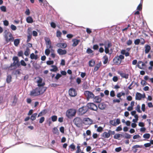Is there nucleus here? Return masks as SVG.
<instances>
[{
	"instance_id": "1",
	"label": "nucleus",
	"mask_w": 153,
	"mask_h": 153,
	"mask_svg": "<svg viewBox=\"0 0 153 153\" xmlns=\"http://www.w3.org/2000/svg\"><path fill=\"white\" fill-rule=\"evenodd\" d=\"M38 87H36L35 89H33L30 91V95L33 97H35L42 94V92L43 90L44 87L41 86H38Z\"/></svg>"
},
{
	"instance_id": "2",
	"label": "nucleus",
	"mask_w": 153,
	"mask_h": 153,
	"mask_svg": "<svg viewBox=\"0 0 153 153\" xmlns=\"http://www.w3.org/2000/svg\"><path fill=\"white\" fill-rule=\"evenodd\" d=\"M76 113V111L75 109H70L67 110L66 114V116L68 118H71V117L75 116Z\"/></svg>"
},
{
	"instance_id": "3",
	"label": "nucleus",
	"mask_w": 153,
	"mask_h": 153,
	"mask_svg": "<svg viewBox=\"0 0 153 153\" xmlns=\"http://www.w3.org/2000/svg\"><path fill=\"white\" fill-rule=\"evenodd\" d=\"M124 58V56L123 55H120L119 56H117L114 58L113 60V62L114 63L116 64H120L122 60Z\"/></svg>"
},
{
	"instance_id": "4",
	"label": "nucleus",
	"mask_w": 153,
	"mask_h": 153,
	"mask_svg": "<svg viewBox=\"0 0 153 153\" xmlns=\"http://www.w3.org/2000/svg\"><path fill=\"white\" fill-rule=\"evenodd\" d=\"M83 120L80 117H76L73 120L74 124L77 127L79 128L83 123Z\"/></svg>"
},
{
	"instance_id": "5",
	"label": "nucleus",
	"mask_w": 153,
	"mask_h": 153,
	"mask_svg": "<svg viewBox=\"0 0 153 153\" xmlns=\"http://www.w3.org/2000/svg\"><path fill=\"white\" fill-rule=\"evenodd\" d=\"M84 94L87 96L86 100L87 101L89 100L90 99L93 98L94 95L92 92L89 91H85Z\"/></svg>"
},
{
	"instance_id": "6",
	"label": "nucleus",
	"mask_w": 153,
	"mask_h": 153,
	"mask_svg": "<svg viewBox=\"0 0 153 153\" xmlns=\"http://www.w3.org/2000/svg\"><path fill=\"white\" fill-rule=\"evenodd\" d=\"M11 68L10 70H13L11 73V74L12 75H16V78L17 77V75H19L21 74L20 71H21L20 69H16L17 68Z\"/></svg>"
},
{
	"instance_id": "7",
	"label": "nucleus",
	"mask_w": 153,
	"mask_h": 153,
	"mask_svg": "<svg viewBox=\"0 0 153 153\" xmlns=\"http://www.w3.org/2000/svg\"><path fill=\"white\" fill-rule=\"evenodd\" d=\"M88 110V109L87 108L86 106H82L78 109V114L79 115H82L86 113Z\"/></svg>"
},
{
	"instance_id": "8",
	"label": "nucleus",
	"mask_w": 153,
	"mask_h": 153,
	"mask_svg": "<svg viewBox=\"0 0 153 153\" xmlns=\"http://www.w3.org/2000/svg\"><path fill=\"white\" fill-rule=\"evenodd\" d=\"M69 95L72 97H75L77 95V92L75 89L73 88H70L68 90Z\"/></svg>"
},
{
	"instance_id": "9",
	"label": "nucleus",
	"mask_w": 153,
	"mask_h": 153,
	"mask_svg": "<svg viewBox=\"0 0 153 153\" xmlns=\"http://www.w3.org/2000/svg\"><path fill=\"white\" fill-rule=\"evenodd\" d=\"M148 63L147 61H145L144 62H143L142 61H139L138 62L137 65H136L135 67H147V64Z\"/></svg>"
},
{
	"instance_id": "10",
	"label": "nucleus",
	"mask_w": 153,
	"mask_h": 153,
	"mask_svg": "<svg viewBox=\"0 0 153 153\" xmlns=\"http://www.w3.org/2000/svg\"><path fill=\"white\" fill-rule=\"evenodd\" d=\"M93 100L94 102L96 103H100L102 101V98L100 97V95L94 96Z\"/></svg>"
},
{
	"instance_id": "11",
	"label": "nucleus",
	"mask_w": 153,
	"mask_h": 153,
	"mask_svg": "<svg viewBox=\"0 0 153 153\" xmlns=\"http://www.w3.org/2000/svg\"><path fill=\"white\" fill-rule=\"evenodd\" d=\"M117 73L120 75L121 77L126 79H128V78L129 74H126L121 72L120 71H118Z\"/></svg>"
},
{
	"instance_id": "12",
	"label": "nucleus",
	"mask_w": 153,
	"mask_h": 153,
	"mask_svg": "<svg viewBox=\"0 0 153 153\" xmlns=\"http://www.w3.org/2000/svg\"><path fill=\"white\" fill-rule=\"evenodd\" d=\"M106 107V105L104 102L99 103L98 105V108L101 110L105 109Z\"/></svg>"
},
{
	"instance_id": "13",
	"label": "nucleus",
	"mask_w": 153,
	"mask_h": 153,
	"mask_svg": "<svg viewBox=\"0 0 153 153\" xmlns=\"http://www.w3.org/2000/svg\"><path fill=\"white\" fill-rule=\"evenodd\" d=\"M57 52L59 55H62L66 54L67 52L65 49H62L59 48L57 50Z\"/></svg>"
},
{
	"instance_id": "14",
	"label": "nucleus",
	"mask_w": 153,
	"mask_h": 153,
	"mask_svg": "<svg viewBox=\"0 0 153 153\" xmlns=\"http://www.w3.org/2000/svg\"><path fill=\"white\" fill-rule=\"evenodd\" d=\"M35 79H36L37 80L36 82L37 84V86H40L41 83L43 81V79L40 76H37L36 77H35Z\"/></svg>"
},
{
	"instance_id": "15",
	"label": "nucleus",
	"mask_w": 153,
	"mask_h": 153,
	"mask_svg": "<svg viewBox=\"0 0 153 153\" xmlns=\"http://www.w3.org/2000/svg\"><path fill=\"white\" fill-rule=\"evenodd\" d=\"M83 121L87 122L86 124L88 125L91 124L93 122V120L88 117H86L83 118Z\"/></svg>"
},
{
	"instance_id": "16",
	"label": "nucleus",
	"mask_w": 153,
	"mask_h": 153,
	"mask_svg": "<svg viewBox=\"0 0 153 153\" xmlns=\"http://www.w3.org/2000/svg\"><path fill=\"white\" fill-rule=\"evenodd\" d=\"M144 48H145V52L146 54L148 53L151 49L150 46L148 44L145 45Z\"/></svg>"
},
{
	"instance_id": "17",
	"label": "nucleus",
	"mask_w": 153,
	"mask_h": 153,
	"mask_svg": "<svg viewBox=\"0 0 153 153\" xmlns=\"http://www.w3.org/2000/svg\"><path fill=\"white\" fill-rule=\"evenodd\" d=\"M56 46L59 48H66L67 46V44L66 43H58L56 45Z\"/></svg>"
},
{
	"instance_id": "18",
	"label": "nucleus",
	"mask_w": 153,
	"mask_h": 153,
	"mask_svg": "<svg viewBox=\"0 0 153 153\" xmlns=\"http://www.w3.org/2000/svg\"><path fill=\"white\" fill-rule=\"evenodd\" d=\"M72 41L73 42V43L72 45V46L73 47H76L79 44L80 42V40L79 39H72Z\"/></svg>"
},
{
	"instance_id": "19",
	"label": "nucleus",
	"mask_w": 153,
	"mask_h": 153,
	"mask_svg": "<svg viewBox=\"0 0 153 153\" xmlns=\"http://www.w3.org/2000/svg\"><path fill=\"white\" fill-rule=\"evenodd\" d=\"M16 61L13 62V63L10 66L8 67H19L20 66V63L19 61H18V63H16Z\"/></svg>"
},
{
	"instance_id": "20",
	"label": "nucleus",
	"mask_w": 153,
	"mask_h": 153,
	"mask_svg": "<svg viewBox=\"0 0 153 153\" xmlns=\"http://www.w3.org/2000/svg\"><path fill=\"white\" fill-rule=\"evenodd\" d=\"M48 112V110L46 109L42 110L38 115V117H41L45 114Z\"/></svg>"
},
{
	"instance_id": "21",
	"label": "nucleus",
	"mask_w": 153,
	"mask_h": 153,
	"mask_svg": "<svg viewBox=\"0 0 153 153\" xmlns=\"http://www.w3.org/2000/svg\"><path fill=\"white\" fill-rule=\"evenodd\" d=\"M30 29V28H29L27 29L28 33L29 34V35H28L27 36V39L26 41L27 43L29 42L30 41L32 37L31 33L29 32Z\"/></svg>"
},
{
	"instance_id": "22",
	"label": "nucleus",
	"mask_w": 153,
	"mask_h": 153,
	"mask_svg": "<svg viewBox=\"0 0 153 153\" xmlns=\"http://www.w3.org/2000/svg\"><path fill=\"white\" fill-rule=\"evenodd\" d=\"M101 135L104 138H108L110 137V134L109 133V131L108 132L106 131L104 132Z\"/></svg>"
},
{
	"instance_id": "23",
	"label": "nucleus",
	"mask_w": 153,
	"mask_h": 153,
	"mask_svg": "<svg viewBox=\"0 0 153 153\" xmlns=\"http://www.w3.org/2000/svg\"><path fill=\"white\" fill-rule=\"evenodd\" d=\"M26 21L28 23H32L33 22V20L31 16H28L26 18Z\"/></svg>"
},
{
	"instance_id": "24",
	"label": "nucleus",
	"mask_w": 153,
	"mask_h": 153,
	"mask_svg": "<svg viewBox=\"0 0 153 153\" xmlns=\"http://www.w3.org/2000/svg\"><path fill=\"white\" fill-rule=\"evenodd\" d=\"M12 77L10 74H8L7 76L6 79V82L8 83H10L12 81Z\"/></svg>"
},
{
	"instance_id": "25",
	"label": "nucleus",
	"mask_w": 153,
	"mask_h": 153,
	"mask_svg": "<svg viewBox=\"0 0 153 153\" xmlns=\"http://www.w3.org/2000/svg\"><path fill=\"white\" fill-rule=\"evenodd\" d=\"M30 58L31 59L36 60L38 58V55H35L33 53H32L30 54Z\"/></svg>"
},
{
	"instance_id": "26",
	"label": "nucleus",
	"mask_w": 153,
	"mask_h": 153,
	"mask_svg": "<svg viewBox=\"0 0 153 153\" xmlns=\"http://www.w3.org/2000/svg\"><path fill=\"white\" fill-rule=\"evenodd\" d=\"M57 120V116L56 115H53L49 118V120H51L53 122L56 121Z\"/></svg>"
},
{
	"instance_id": "27",
	"label": "nucleus",
	"mask_w": 153,
	"mask_h": 153,
	"mask_svg": "<svg viewBox=\"0 0 153 153\" xmlns=\"http://www.w3.org/2000/svg\"><path fill=\"white\" fill-rule=\"evenodd\" d=\"M141 94L140 93L137 92L136 94L135 99L137 100H140L141 99Z\"/></svg>"
},
{
	"instance_id": "28",
	"label": "nucleus",
	"mask_w": 153,
	"mask_h": 153,
	"mask_svg": "<svg viewBox=\"0 0 153 153\" xmlns=\"http://www.w3.org/2000/svg\"><path fill=\"white\" fill-rule=\"evenodd\" d=\"M52 132L54 134H56L58 135L59 134V131L56 127H55L53 128Z\"/></svg>"
},
{
	"instance_id": "29",
	"label": "nucleus",
	"mask_w": 153,
	"mask_h": 153,
	"mask_svg": "<svg viewBox=\"0 0 153 153\" xmlns=\"http://www.w3.org/2000/svg\"><path fill=\"white\" fill-rule=\"evenodd\" d=\"M18 98L17 97L16 95H15L13 97V101L12 102V105L13 106L16 105L17 102Z\"/></svg>"
},
{
	"instance_id": "30",
	"label": "nucleus",
	"mask_w": 153,
	"mask_h": 153,
	"mask_svg": "<svg viewBox=\"0 0 153 153\" xmlns=\"http://www.w3.org/2000/svg\"><path fill=\"white\" fill-rule=\"evenodd\" d=\"M86 105L88 109H89L93 111H94V108L93 105L91 104V102L87 103Z\"/></svg>"
},
{
	"instance_id": "31",
	"label": "nucleus",
	"mask_w": 153,
	"mask_h": 153,
	"mask_svg": "<svg viewBox=\"0 0 153 153\" xmlns=\"http://www.w3.org/2000/svg\"><path fill=\"white\" fill-rule=\"evenodd\" d=\"M96 64V62L94 59H91L89 62V65L90 67L94 66Z\"/></svg>"
},
{
	"instance_id": "32",
	"label": "nucleus",
	"mask_w": 153,
	"mask_h": 153,
	"mask_svg": "<svg viewBox=\"0 0 153 153\" xmlns=\"http://www.w3.org/2000/svg\"><path fill=\"white\" fill-rule=\"evenodd\" d=\"M14 44L15 46H17L20 42V39H16L14 40Z\"/></svg>"
},
{
	"instance_id": "33",
	"label": "nucleus",
	"mask_w": 153,
	"mask_h": 153,
	"mask_svg": "<svg viewBox=\"0 0 153 153\" xmlns=\"http://www.w3.org/2000/svg\"><path fill=\"white\" fill-rule=\"evenodd\" d=\"M37 115V113H35L32 114L30 117V119L32 121H33L35 120L36 119Z\"/></svg>"
},
{
	"instance_id": "34",
	"label": "nucleus",
	"mask_w": 153,
	"mask_h": 153,
	"mask_svg": "<svg viewBox=\"0 0 153 153\" xmlns=\"http://www.w3.org/2000/svg\"><path fill=\"white\" fill-rule=\"evenodd\" d=\"M69 149H70L71 151L72 152L74 150L76 149V146L74 143H72L69 146Z\"/></svg>"
},
{
	"instance_id": "35",
	"label": "nucleus",
	"mask_w": 153,
	"mask_h": 153,
	"mask_svg": "<svg viewBox=\"0 0 153 153\" xmlns=\"http://www.w3.org/2000/svg\"><path fill=\"white\" fill-rule=\"evenodd\" d=\"M45 40L46 45H49L51 44V42L49 38L45 37Z\"/></svg>"
},
{
	"instance_id": "36",
	"label": "nucleus",
	"mask_w": 153,
	"mask_h": 153,
	"mask_svg": "<svg viewBox=\"0 0 153 153\" xmlns=\"http://www.w3.org/2000/svg\"><path fill=\"white\" fill-rule=\"evenodd\" d=\"M144 148V147L143 146V145H134L132 147V149H135L137 148Z\"/></svg>"
},
{
	"instance_id": "37",
	"label": "nucleus",
	"mask_w": 153,
	"mask_h": 153,
	"mask_svg": "<svg viewBox=\"0 0 153 153\" xmlns=\"http://www.w3.org/2000/svg\"><path fill=\"white\" fill-rule=\"evenodd\" d=\"M30 49L28 47H26V50L25 51L24 54L26 56H28L29 55Z\"/></svg>"
},
{
	"instance_id": "38",
	"label": "nucleus",
	"mask_w": 153,
	"mask_h": 153,
	"mask_svg": "<svg viewBox=\"0 0 153 153\" xmlns=\"http://www.w3.org/2000/svg\"><path fill=\"white\" fill-rule=\"evenodd\" d=\"M62 76L60 74L57 73L56 74V76H55L54 78L57 81Z\"/></svg>"
},
{
	"instance_id": "39",
	"label": "nucleus",
	"mask_w": 153,
	"mask_h": 153,
	"mask_svg": "<svg viewBox=\"0 0 153 153\" xmlns=\"http://www.w3.org/2000/svg\"><path fill=\"white\" fill-rule=\"evenodd\" d=\"M150 136V134L149 133H145L143 135V137L146 139H148Z\"/></svg>"
},
{
	"instance_id": "40",
	"label": "nucleus",
	"mask_w": 153,
	"mask_h": 153,
	"mask_svg": "<svg viewBox=\"0 0 153 153\" xmlns=\"http://www.w3.org/2000/svg\"><path fill=\"white\" fill-rule=\"evenodd\" d=\"M131 135L129 134L125 133L124 138L127 139H129L131 137Z\"/></svg>"
},
{
	"instance_id": "41",
	"label": "nucleus",
	"mask_w": 153,
	"mask_h": 153,
	"mask_svg": "<svg viewBox=\"0 0 153 153\" xmlns=\"http://www.w3.org/2000/svg\"><path fill=\"white\" fill-rule=\"evenodd\" d=\"M0 9L1 11L3 12H6L7 11V9L6 7L5 6H2L0 7Z\"/></svg>"
},
{
	"instance_id": "42",
	"label": "nucleus",
	"mask_w": 153,
	"mask_h": 153,
	"mask_svg": "<svg viewBox=\"0 0 153 153\" xmlns=\"http://www.w3.org/2000/svg\"><path fill=\"white\" fill-rule=\"evenodd\" d=\"M140 106L139 105H138L135 108V110L137 111L139 113H141L142 112V111L140 109Z\"/></svg>"
},
{
	"instance_id": "43",
	"label": "nucleus",
	"mask_w": 153,
	"mask_h": 153,
	"mask_svg": "<svg viewBox=\"0 0 153 153\" xmlns=\"http://www.w3.org/2000/svg\"><path fill=\"white\" fill-rule=\"evenodd\" d=\"M47 48L45 50V54L47 56H48L49 55L50 53V49L48 48V46H47Z\"/></svg>"
},
{
	"instance_id": "44",
	"label": "nucleus",
	"mask_w": 153,
	"mask_h": 153,
	"mask_svg": "<svg viewBox=\"0 0 153 153\" xmlns=\"http://www.w3.org/2000/svg\"><path fill=\"white\" fill-rule=\"evenodd\" d=\"M134 83V81H133L130 84V85L128 86V88L129 90L132 89L133 87L135 86V85H133L132 87L131 86Z\"/></svg>"
},
{
	"instance_id": "45",
	"label": "nucleus",
	"mask_w": 153,
	"mask_h": 153,
	"mask_svg": "<svg viewBox=\"0 0 153 153\" xmlns=\"http://www.w3.org/2000/svg\"><path fill=\"white\" fill-rule=\"evenodd\" d=\"M102 63L101 61H97L96 62L95 65V66L94 67H100Z\"/></svg>"
},
{
	"instance_id": "46",
	"label": "nucleus",
	"mask_w": 153,
	"mask_h": 153,
	"mask_svg": "<svg viewBox=\"0 0 153 153\" xmlns=\"http://www.w3.org/2000/svg\"><path fill=\"white\" fill-rule=\"evenodd\" d=\"M18 56L19 57H22L23 58V51L21 50L18 52Z\"/></svg>"
},
{
	"instance_id": "47",
	"label": "nucleus",
	"mask_w": 153,
	"mask_h": 153,
	"mask_svg": "<svg viewBox=\"0 0 153 153\" xmlns=\"http://www.w3.org/2000/svg\"><path fill=\"white\" fill-rule=\"evenodd\" d=\"M103 128L101 126H100L97 128L96 131L98 132H101L103 131Z\"/></svg>"
},
{
	"instance_id": "48",
	"label": "nucleus",
	"mask_w": 153,
	"mask_h": 153,
	"mask_svg": "<svg viewBox=\"0 0 153 153\" xmlns=\"http://www.w3.org/2000/svg\"><path fill=\"white\" fill-rule=\"evenodd\" d=\"M110 123L113 126H116V124L115 123V121L114 120H111L109 121Z\"/></svg>"
},
{
	"instance_id": "49",
	"label": "nucleus",
	"mask_w": 153,
	"mask_h": 153,
	"mask_svg": "<svg viewBox=\"0 0 153 153\" xmlns=\"http://www.w3.org/2000/svg\"><path fill=\"white\" fill-rule=\"evenodd\" d=\"M86 52L88 54H91L93 52V51L90 48H87Z\"/></svg>"
},
{
	"instance_id": "50",
	"label": "nucleus",
	"mask_w": 153,
	"mask_h": 153,
	"mask_svg": "<svg viewBox=\"0 0 153 153\" xmlns=\"http://www.w3.org/2000/svg\"><path fill=\"white\" fill-rule=\"evenodd\" d=\"M120 136L119 134H115L114 136V139H117L118 140H120V139H119Z\"/></svg>"
},
{
	"instance_id": "51",
	"label": "nucleus",
	"mask_w": 153,
	"mask_h": 153,
	"mask_svg": "<svg viewBox=\"0 0 153 153\" xmlns=\"http://www.w3.org/2000/svg\"><path fill=\"white\" fill-rule=\"evenodd\" d=\"M10 28L13 31L16 30L17 29L16 26L13 24H11L10 25Z\"/></svg>"
},
{
	"instance_id": "52",
	"label": "nucleus",
	"mask_w": 153,
	"mask_h": 153,
	"mask_svg": "<svg viewBox=\"0 0 153 153\" xmlns=\"http://www.w3.org/2000/svg\"><path fill=\"white\" fill-rule=\"evenodd\" d=\"M45 118L44 117H42L39 119V123H42L45 121Z\"/></svg>"
},
{
	"instance_id": "53",
	"label": "nucleus",
	"mask_w": 153,
	"mask_h": 153,
	"mask_svg": "<svg viewBox=\"0 0 153 153\" xmlns=\"http://www.w3.org/2000/svg\"><path fill=\"white\" fill-rule=\"evenodd\" d=\"M140 42V39H135L134 41V43L135 45H138Z\"/></svg>"
},
{
	"instance_id": "54",
	"label": "nucleus",
	"mask_w": 153,
	"mask_h": 153,
	"mask_svg": "<svg viewBox=\"0 0 153 153\" xmlns=\"http://www.w3.org/2000/svg\"><path fill=\"white\" fill-rule=\"evenodd\" d=\"M50 25L51 27L53 28H55L56 26L55 23L53 22H52L51 23Z\"/></svg>"
},
{
	"instance_id": "55",
	"label": "nucleus",
	"mask_w": 153,
	"mask_h": 153,
	"mask_svg": "<svg viewBox=\"0 0 153 153\" xmlns=\"http://www.w3.org/2000/svg\"><path fill=\"white\" fill-rule=\"evenodd\" d=\"M110 96L111 97H114L115 95L114 91L113 90H112V91H110Z\"/></svg>"
},
{
	"instance_id": "56",
	"label": "nucleus",
	"mask_w": 153,
	"mask_h": 153,
	"mask_svg": "<svg viewBox=\"0 0 153 153\" xmlns=\"http://www.w3.org/2000/svg\"><path fill=\"white\" fill-rule=\"evenodd\" d=\"M20 65H21L24 66H26L27 64L23 60H22L20 62Z\"/></svg>"
},
{
	"instance_id": "57",
	"label": "nucleus",
	"mask_w": 153,
	"mask_h": 153,
	"mask_svg": "<svg viewBox=\"0 0 153 153\" xmlns=\"http://www.w3.org/2000/svg\"><path fill=\"white\" fill-rule=\"evenodd\" d=\"M3 24L4 26H8L9 24V22L8 20H5L3 21Z\"/></svg>"
},
{
	"instance_id": "58",
	"label": "nucleus",
	"mask_w": 153,
	"mask_h": 153,
	"mask_svg": "<svg viewBox=\"0 0 153 153\" xmlns=\"http://www.w3.org/2000/svg\"><path fill=\"white\" fill-rule=\"evenodd\" d=\"M58 70V68H52L50 69L51 71L54 72H56Z\"/></svg>"
},
{
	"instance_id": "59",
	"label": "nucleus",
	"mask_w": 153,
	"mask_h": 153,
	"mask_svg": "<svg viewBox=\"0 0 153 153\" xmlns=\"http://www.w3.org/2000/svg\"><path fill=\"white\" fill-rule=\"evenodd\" d=\"M151 146V145L149 143H145L144 145H143L144 147V149H145L147 147H149Z\"/></svg>"
},
{
	"instance_id": "60",
	"label": "nucleus",
	"mask_w": 153,
	"mask_h": 153,
	"mask_svg": "<svg viewBox=\"0 0 153 153\" xmlns=\"http://www.w3.org/2000/svg\"><path fill=\"white\" fill-rule=\"evenodd\" d=\"M133 42L132 40L129 39L126 42V44L128 46L131 45L132 43Z\"/></svg>"
},
{
	"instance_id": "61",
	"label": "nucleus",
	"mask_w": 153,
	"mask_h": 153,
	"mask_svg": "<svg viewBox=\"0 0 153 153\" xmlns=\"http://www.w3.org/2000/svg\"><path fill=\"white\" fill-rule=\"evenodd\" d=\"M60 132L62 134L64 133L65 128L63 126H61L59 128Z\"/></svg>"
},
{
	"instance_id": "62",
	"label": "nucleus",
	"mask_w": 153,
	"mask_h": 153,
	"mask_svg": "<svg viewBox=\"0 0 153 153\" xmlns=\"http://www.w3.org/2000/svg\"><path fill=\"white\" fill-rule=\"evenodd\" d=\"M54 63V61L53 60H48L47 61L46 63L48 65H53Z\"/></svg>"
},
{
	"instance_id": "63",
	"label": "nucleus",
	"mask_w": 153,
	"mask_h": 153,
	"mask_svg": "<svg viewBox=\"0 0 153 153\" xmlns=\"http://www.w3.org/2000/svg\"><path fill=\"white\" fill-rule=\"evenodd\" d=\"M81 82V79L80 77H78L76 79V82L78 85Z\"/></svg>"
},
{
	"instance_id": "64",
	"label": "nucleus",
	"mask_w": 153,
	"mask_h": 153,
	"mask_svg": "<svg viewBox=\"0 0 153 153\" xmlns=\"http://www.w3.org/2000/svg\"><path fill=\"white\" fill-rule=\"evenodd\" d=\"M99 48V46L97 44L94 45L93 47V48L94 50H97Z\"/></svg>"
}]
</instances>
